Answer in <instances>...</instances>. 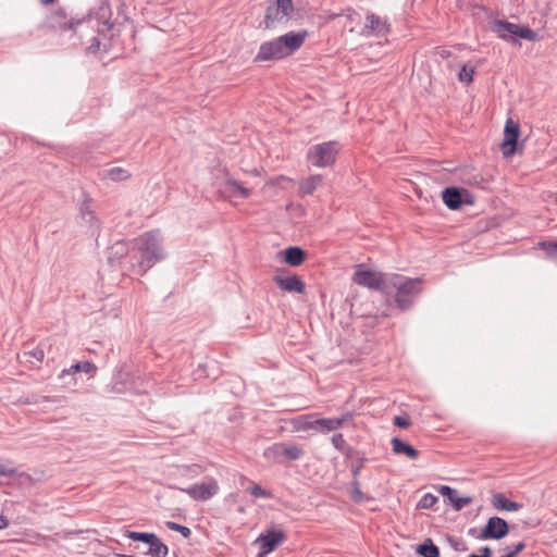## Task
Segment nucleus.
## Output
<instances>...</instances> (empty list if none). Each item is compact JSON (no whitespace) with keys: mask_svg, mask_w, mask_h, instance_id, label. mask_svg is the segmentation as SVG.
Listing matches in <instances>:
<instances>
[{"mask_svg":"<svg viewBox=\"0 0 557 557\" xmlns=\"http://www.w3.org/2000/svg\"><path fill=\"white\" fill-rule=\"evenodd\" d=\"M165 525L171 531L180 532L185 539H188L191 535V531L189 528L178 524L173 521H166Z\"/></svg>","mask_w":557,"mask_h":557,"instance_id":"nucleus-35","label":"nucleus"},{"mask_svg":"<svg viewBox=\"0 0 557 557\" xmlns=\"http://www.w3.org/2000/svg\"><path fill=\"white\" fill-rule=\"evenodd\" d=\"M294 13L292 0H275V3L267 8L264 27L271 28L276 23L287 22Z\"/></svg>","mask_w":557,"mask_h":557,"instance_id":"nucleus-8","label":"nucleus"},{"mask_svg":"<svg viewBox=\"0 0 557 557\" xmlns=\"http://www.w3.org/2000/svg\"><path fill=\"white\" fill-rule=\"evenodd\" d=\"M438 492L443 495L449 498L450 496H455L456 490L451 488L448 485H442L438 490Z\"/></svg>","mask_w":557,"mask_h":557,"instance_id":"nucleus-42","label":"nucleus"},{"mask_svg":"<svg viewBox=\"0 0 557 557\" xmlns=\"http://www.w3.org/2000/svg\"><path fill=\"white\" fill-rule=\"evenodd\" d=\"M91 201L89 198H85V200L82 202L79 207V216L82 221L85 223V225L92 232L99 231L100 224L99 220L95 213V211L91 209Z\"/></svg>","mask_w":557,"mask_h":557,"instance_id":"nucleus-18","label":"nucleus"},{"mask_svg":"<svg viewBox=\"0 0 557 557\" xmlns=\"http://www.w3.org/2000/svg\"><path fill=\"white\" fill-rule=\"evenodd\" d=\"M97 367L90 361H82L71 366L69 369H65L61 372L60 377H63L66 374H73L77 372L85 373H95Z\"/></svg>","mask_w":557,"mask_h":557,"instance_id":"nucleus-25","label":"nucleus"},{"mask_svg":"<svg viewBox=\"0 0 557 557\" xmlns=\"http://www.w3.org/2000/svg\"><path fill=\"white\" fill-rule=\"evenodd\" d=\"M346 18L350 24L355 22H360V15L351 10H347Z\"/></svg>","mask_w":557,"mask_h":557,"instance_id":"nucleus-44","label":"nucleus"},{"mask_svg":"<svg viewBox=\"0 0 557 557\" xmlns=\"http://www.w3.org/2000/svg\"><path fill=\"white\" fill-rule=\"evenodd\" d=\"M284 261L293 267H298L305 261V251L299 247H288L284 250Z\"/></svg>","mask_w":557,"mask_h":557,"instance_id":"nucleus-23","label":"nucleus"},{"mask_svg":"<svg viewBox=\"0 0 557 557\" xmlns=\"http://www.w3.org/2000/svg\"><path fill=\"white\" fill-rule=\"evenodd\" d=\"M492 30L503 39H511L515 37L522 38L529 41L537 39V34L528 26H520L507 21H495L492 25Z\"/></svg>","mask_w":557,"mask_h":557,"instance_id":"nucleus-7","label":"nucleus"},{"mask_svg":"<svg viewBox=\"0 0 557 557\" xmlns=\"http://www.w3.org/2000/svg\"><path fill=\"white\" fill-rule=\"evenodd\" d=\"M134 246L140 255L138 268L141 273L164 258L158 232H147L140 235L134 240Z\"/></svg>","mask_w":557,"mask_h":557,"instance_id":"nucleus-3","label":"nucleus"},{"mask_svg":"<svg viewBox=\"0 0 557 557\" xmlns=\"http://www.w3.org/2000/svg\"><path fill=\"white\" fill-rule=\"evenodd\" d=\"M41 4L44 5H48L50 3H52L54 0H38Z\"/></svg>","mask_w":557,"mask_h":557,"instance_id":"nucleus-47","label":"nucleus"},{"mask_svg":"<svg viewBox=\"0 0 557 557\" xmlns=\"http://www.w3.org/2000/svg\"><path fill=\"white\" fill-rule=\"evenodd\" d=\"M341 146L337 141H325L311 146L306 159L315 168H327L335 163Z\"/></svg>","mask_w":557,"mask_h":557,"instance_id":"nucleus-4","label":"nucleus"},{"mask_svg":"<svg viewBox=\"0 0 557 557\" xmlns=\"http://www.w3.org/2000/svg\"><path fill=\"white\" fill-rule=\"evenodd\" d=\"M394 424L397 425L398 428L407 429L410 426L411 422L407 417L397 416L394 418Z\"/></svg>","mask_w":557,"mask_h":557,"instance_id":"nucleus-40","label":"nucleus"},{"mask_svg":"<svg viewBox=\"0 0 557 557\" xmlns=\"http://www.w3.org/2000/svg\"><path fill=\"white\" fill-rule=\"evenodd\" d=\"M322 183V175H311L299 184L301 196L312 195Z\"/></svg>","mask_w":557,"mask_h":557,"instance_id":"nucleus-24","label":"nucleus"},{"mask_svg":"<svg viewBox=\"0 0 557 557\" xmlns=\"http://www.w3.org/2000/svg\"><path fill=\"white\" fill-rule=\"evenodd\" d=\"M45 358V344L26 343L22 351L17 355L21 363H28L30 367L41 363Z\"/></svg>","mask_w":557,"mask_h":557,"instance_id":"nucleus-13","label":"nucleus"},{"mask_svg":"<svg viewBox=\"0 0 557 557\" xmlns=\"http://www.w3.org/2000/svg\"><path fill=\"white\" fill-rule=\"evenodd\" d=\"M392 449L395 455H405L410 460L419 458L420 453L413 446L407 444L398 437L392 438Z\"/></svg>","mask_w":557,"mask_h":557,"instance_id":"nucleus-20","label":"nucleus"},{"mask_svg":"<svg viewBox=\"0 0 557 557\" xmlns=\"http://www.w3.org/2000/svg\"><path fill=\"white\" fill-rule=\"evenodd\" d=\"M389 32V24L385 20H382L374 13H369L366 16V24L361 29L360 35L363 37H382L387 35Z\"/></svg>","mask_w":557,"mask_h":557,"instance_id":"nucleus-12","label":"nucleus"},{"mask_svg":"<svg viewBox=\"0 0 557 557\" xmlns=\"http://www.w3.org/2000/svg\"><path fill=\"white\" fill-rule=\"evenodd\" d=\"M349 419V414H344L341 418L315 419L312 426L315 431L325 434L341 429Z\"/></svg>","mask_w":557,"mask_h":557,"instance_id":"nucleus-17","label":"nucleus"},{"mask_svg":"<svg viewBox=\"0 0 557 557\" xmlns=\"http://www.w3.org/2000/svg\"><path fill=\"white\" fill-rule=\"evenodd\" d=\"M273 280L284 292L301 294L306 288L305 283L296 274L287 276L276 274Z\"/></svg>","mask_w":557,"mask_h":557,"instance_id":"nucleus-16","label":"nucleus"},{"mask_svg":"<svg viewBox=\"0 0 557 557\" xmlns=\"http://www.w3.org/2000/svg\"><path fill=\"white\" fill-rule=\"evenodd\" d=\"M392 290L396 292V307L405 311L412 307L414 299L421 294V281L400 274H389L388 294Z\"/></svg>","mask_w":557,"mask_h":557,"instance_id":"nucleus-2","label":"nucleus"},{"mask_svg":"<svg viewBox=\"0 0 557 557\" xmlns=\"http://www.w3.org/2000/svg\"><path fill=\"white\" fill-rule=\"evenodd\" d=\"M473 69H468L466 65H463L458 74L459 81L462 83H471L473 81Z\"/></svg>","mask_w":557,"mask_h":557,"instance_id":"nucleus-37","label":"nucleus"},{"mask_svg":"<svg viewBox=\"0 0 557 557\" xmlns=\"http://www.w3.org/2000/svg\"><path fill=\"white\" fill-rule=\"evenodd\" d=\"M554 247L557 249V243H556V244H554Z\"/></svg>","mask_w":557,"mask_h":557,"instance_id":"nucleus-50","label":"nucleus"},{"mask_svg":"<svg viewBox=\"0 0 557 557\" xmlns=\"http://www.w3.org/2000/svg\"><path fill=\"white\" fill-rule=\"evenodd\" d=\"M264 457L274 461L282 462L283 461V443H275L272 446L268 447L264 450Z\"/></svg>","mask_w":557,"mask_h":557,"instance_id":"nucleus-29","label":"nucleus"},{"mask_svg":"<svg viewBox=\"0 0 557 557\" xmlns=\"http://www.w3.org/2000/svg\"><path fill=\"white\" fill-rule=\"evenodd\" d=\"M331 442L338 451L345 455H348L349 451L351 450L350 447L347 445L342 433L334 434L331 438Z\"/></svg>","mask_w":557,"mask_h":557,"instance_id":"nucleus-31","label":"nucleus"},{"mask_svg":"<svg viewBox=\"0 0 557 557\" xmlns=\"http://www.w3.org/2000/svg\"><path fill=\"white\" fill-rule=\"evenodd\" d=\"M221 193L230 198L237 196L242 198H248L251 195V189L245 187L240 182L236 180L228 178L222 185Z\"/></svg>","mask_w":557,"mask_h":557,"instance_id":"nucleus-19","label":"nucleus"},{"mask_svg":"<svg viewBox=\"0 0 557 557\" xmlns=\"http://www.w3.org/2000/svg\"><path fill=\"white\" fill-rule=\"evenodd\" d=\"M444 203L451 210L459 209L462 203L461 193L458 188L447 187L442 193Z\"/></svg>","mask_w":557,"mask_h":557,"instance_id":"nucleus-21","label":"nucleus"},{"mask_svg":"<svg viewBox=\"0 0 557 557\" xmlns=\"http://www.w3.org/2000/svg\"><path fill=\"white\" fill-rule=\"evenodd\" d=\"M182 492L195 500L205 502L212 498L219 492V484L214 478H207L200 483L182 488Z\"/></svg>","mask_w":557,"mask_h":557,"instance_id":"nucleus-10","label":"nucleus"},{"mask_svg":"<svg viewBox=\"0 0 557 557\" xmlns=\"http://www.w3.org/2000/svg\"><path fill=\"white\" fill-rule=\"evenodd\" d=\"M305 451L301 446L297 444L283 443V459L294 461L304 456Z\"/></svg>","mask_w":557,"mask_h":557,"instance_id":"nucleus-26","label":"nucleus"},{"mask_svg":"<svg viewBox=\"0 0 557 557\" xmlns=\"http://www.w3.org/2000/svg\"><path fill=\"white\" fill-rule=\"evenodd\" d=\"M106 177L114 182H121L128 180L131 173L122 166H114L106 171Z\"/></svg>","mask_w":557,"mask_h":557,"instance_id":"nucleus-28","label":"nucleus"},{"mask_svg":"<svg viewBox=\"0 0 557 557\" xmlns=\"http://www.w3.org/2000/svg\"><path fill=\"white\" fill-rule=\"evenodd\" d=\"M418 553L423 557H438L440 549L436 545H434L430 540L426 543H423L419 546Z\"/></svg>","mask_w":557,"mask_h":557,"instance_id":"nucleus-30","label":"nucleus"},{"mask_svg":"<svg viewBox=\"0 0 557 557\" xmlns=\"http://www.w3.org/2000/svg\"><path fill=\"white\" fill-rule=\"evenodd\" d=\"M351 485H352L351 498L356 503L363 502L366 499V496H364V494L360 490L359 481L358 480H352Z\"/></svg>","mask_w":557,"mask_h":557,"instance_id":"nucleus-36","label":"nucleus"},{"mask_svg":"<svg viewBox=\"0 0 557 557\" xmlns=\"http://www.w3.org/2000/svg\"><path fill=\"white\" fill-rule=\"evenodd\" d=\"M492 505L494 506V508H496L498 510H506V511H517L522 507L521 504H519L517 502L509 500L502 493H497V494L493 495Z\"/></svg>","mask_w":557,"mask_h":557,"instance_id":"nucleus-22","label":"nucleus"},{"mask_svg":"<svg viewBox=\"0 0 557 557\" xmlns=\"http://www.w3.org/2000/svg\"><path fill=\"white\" fill-rule=\"evenodd\" d=\"M168 552V546L163 544L157 535H154V539L149 544L148 554L152 557H164Z\"/></svg>","mask_w":557,"mask_h":557,"instance_id":"nucleus-27","label":"nucleus"},{"mask_svg":"<svg viewBox=\"0 0 557 557\" xmlns=\"http://www.w3.org/2000/svg\"><path fill=\"white\" fill-rule=\"evenodd\" d=\"M437 500H438V498L435 495H433L431 493H426L419 500L418 508L430 509L437 503Z\"/></svg>","mask_w":557,"mask_h":557,"instance_id":"nucleus-34","label":"nucleus"},{"mask_svg":"<svg viewBox=\"0 0 557 557\" xmlns=\"http://www.w3.org/2000/svg\"><path fill=\"white\" fill-rule=\"evenodd\" d=\"M307 35L306 30L290 32L274 40L263 42L256 55V61L280 60L290 55L302 46Z\"/></svg>","mask_w":557,"mask_h":557,"instance_id":"nucleus-1","label":"nucleus"},{"mask_svg":"<svg viewBox=\"0 0 557 557\" xmlns=\"http://www.w3.org/2000/svg\"><path fill=\"white\" fill-rule=\"evenodd\" d=\"M502 557H513V556H512V554H510V553L508 552L506 555H504V556H502Z\"/></svg>","mask_w":557,"mask_h":557,"instance_id":"nucleus-49","label":"nucleus"},{"mask_svg":"<svg viewBox=\"0 0 557 557\" xmlns=\"http://www.w3.org/2000/svg\"><path fill=\"white\" fill-rule=\"evenodd\" d=\"M448 499L453 504V506L456 510H461L463 507L468 506L472 502V498L470 496L461 497L458 495L457 492H456L455 496H450Z\"/></svg>","mask_w":557,"mask_h":557,"instance_id":"nucleus-32","label":"nucleus"},{"mask_svg":"<svg viewBox=\"0 0 557 557\" xmlns=\"http://www.w3.org/2000/svg\"><path fill=\"white\" fill-rule=\"evenodd\" d=\"M352 282L369 289L388 294L389 275L366 269L363 264L356 267Z\"/></svg>","mask_w":557,"mask_h":557,"instance_id":"nucleus-5","label":"nucleus"},{"mask_svg":"<svg viewBox=\"0 0 557 557\" xmlns=\"http://www.w3.org/2000/svg\"><path fill=\"white\" fill-rule=\"evenodd\" d=\"M364 461H366V459L361 458L357 465H354L351 467V472H352V475H354V480H357V478H358V475L360 473V470L362 469V467L364 465Z\"/></svg>","mask_w":557,"mask_h":557,"instance_id":"nucleus-41","label":"nucleus"},{"mask_svg":"<svg viewBox=\"0 0 557 557\" xmlns=\"http://www.w3.org/2000/svg\"><path fill=\"white\" fill-rule=\"evenodd\" d=\"M520 134V126L511 119L506 121L504 129V140L502 144L504 156H510L515 152L516 144Z\"/></svg>","mask_w":557,"mask_h":557,"instance_id":"nucleus-15","label":"nucleus"},{"mask_svg":"<svg viewBox=\"0 0 557 557\" xmlns=\"http://www.w3.org/2000/svg\"><path fill=\"white\" fill-rule=\"evenodd\" d=\"M315 419H313L311 416H302L298 419V430H314L313 426H310V425H313V422H314Z\"/></svg>","mask_w":557,"mask_h":557,"instance_id":"nucleus-38","label":"nucleus"},{"mask_svg":"<svg viewBox=\"0 0 557 557\" xmlns=\"http://www.w3.org/2000/svg\"><path fill=\"white\" fill-rule=\"evenodd\" d=\"M1 522H2V529L8 527L9 522H8V520L3 516H2Z\"/></svg>","mask_w":557,"mask_h":557,"instance_id":"nucleus-48","label":"nucleus"},{"mask_svg":"<svg viewBox=\"0 0 557 557\" xmlns=\"http://www.w3.org/2000/svg\"><path fill=\"white\" fill-rule=\"evenodd\" d=\"M86 21L85 17L75 18L67 16L64 9L54 10L47 18L48 27L53 32L67 33L72 32L73 35L77 33L79 26Z\"/></svg>","mask_w":557,"mask_h":557,"instance_id":"nucleus-6","label":"nucleus"},{"mask_svg":"<svg viewBox=\"0 0 557 557\" xmlns=\"http://www.w3.org/2000/svg\"><path fill=\"white\" fill-rule=\"evenodd\" d=\"M480 552L481 557H492V549L488 546L481 547Z\"/></svg>","mask_w":557,"mask_h":557,"instance_id":"nucleus-45","label":"nucleus"},{"mask_svg":"<svg viewBox=\"0 0 557 557\" xmlns=\"http://www.w3.org/2000/svg\"><path fill=\"white\" fill-rule=\"evenodd\" d=\"M525 548L524 542H519L516 545L512 546V548L509 550L510 554H512L513 557H516L519 553H521Z\"/></svg>","mask_w":557,"mask_h":557,"instance_id":"nucleus-43","label":"nucleus"},{"mask_svg":"<svg viewBox=\"0 0 557 557\" xmlns=\"http://www.w3.org/2000/svg\"><path fill=\"white\" fill-rule=\"evenodd\" d=\"M285 537L286 536L283 531L274 529L268 530L264 534H261L257 540L261 549L259 557H263L264 555L273 552L284 542Z\"/></svg>","mask_w":557,"mask_h":557,"instance_id":"nucleus-14","label":"nucleus"},{"mask_svg":"<svg viewBox=\"0 0 557 557\" xmlns=\"http://www.w3.org/2000/svg\"><path fill=\"white\" fill-rule=\"evenodd\" d=\"M154 535L153 533H140V532H135V531H127L126 532V536L133 541H139V542H144L146 544H150V542L154 539Z\"/></svg>","mask_w":557,"mask_h":557,"instance_id":"nucleus-33","label":"nucleus"},{"mask_svg":"<svg viewBox=\"0 0 557 557\" xmlns=\"http://www.w3.org/2000/svg\"><path fill=\"white\" fill-rule=\"evenodd\" d=\"M453 546L456 550H466L465 544L460 541H454Z\"/></svg>","mask_w":557,"mask_h":557,"instance_id":"nucleus-46","label":"nucleus"},{"mask_svg":"<svg viewBox=\"0 0 557 557\" xmlns=\"http://www.w3.org/2000/svg\"><path fill=\"white\" fill-rule=\"evenodd\" d=\"M32 484L29 474L2 467V493L10 494L13 490L28 488Z\"/></svg>","mask_w":557,"mask_h":557,"instance_id":"nucleus-9","label":"nucleus"},{"mask_svg":"<svg viewBox=\"0 0 557 557\" xmlns=\"http://www.w3.org/2000/svg\"><path fill=\"white\" fill-rule=\"evenodd\" d=\"M250 494L255 497L270 498L272 494L270 491L264 490L262 486L256 484L250 487Z\"/></svg>","mask_w":557,"mask_h":557,"instance_id":"nucleus-39","label":"nucleus"},{"mask_svg":"<svg viewBox=\"0 0 557 557\" xmlns=\"http://www.w3.org/2000/svg\"><path fill=\"white\" fill-rule=\"evenodd\" d=\"M509 528L506 520L499 517H492L482 529L480 540H500L508 534Z\"/></svg>","mask_w":557,"mask_h":557,"instance_id":"nucleus-11","label":"nucleus"}]
</instances>
